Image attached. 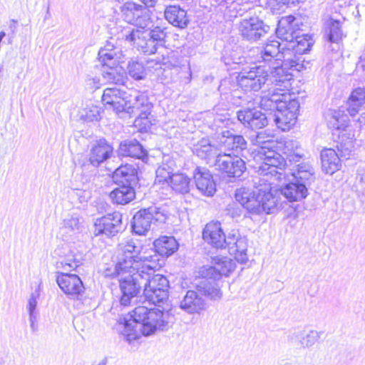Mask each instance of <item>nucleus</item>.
Returning <instances> with one entry per match:
<instances>
[{
	"mask_svg": "<svg viewBox=\"0 0 365 365\" xmlns=\"http://www.w3.org/2000/svg\"><path fill=\"white\" fill-rule=\"evenodd\" d=\"M274 145L275 144L270 145L269 146L267 145L266 148L259 149L258 153L259 155H260V158H262L263 161L269 160L270 158H272V157H274L275 155H280L273 150Z\"/></svg>",
	"mask_w": 365,
	"mask_h": 365,
	"instance_id": "nucleus-57",
	"label": "nucleus"
},
{
	"mask_svg": "<svg viewBox=\"0 0 365 365\" xmlns=\"http://www.w3.org/2000/svg\"><path fill=\"white\" fill-rule=\"evenodd\" d=\"M180 308L187 314H198L205 309V299L194 290H188L180 302Z\"/></svg>",
	"mask_w": 365,
	"mask_h": 365,
	"instance_id": "nucleus-24",
	"label": "nucleus"
},
{
	"mask_svg": "<svg viewBox=\"0 0 365 365\" xmlns=\"http://www.w3.org/2000/svg\"><path fill=\"white\" fill-rule=\"evenodd\" d=\"M360 64H361V66L365 69V58H361V61H360Z\"/></svg>",
	"mask_w": 365,
	"mask_h": 365,
	"instance_id": "nucleus-62",
	"label": "nucleus"
},
{
	"mask_svg": "<svg viewBox=\"0 0 365 365\" xmlns=\"http://www.w3.org/2000/svg\"><path fill=\"white\" fill-rule=\"evenodd\" d=\"M273 138V135L266 134L264 132L258 133L255 140V144L259 146L260 149L266 148L267 145L275 144Z\"/></svg>",
	"mask_w": 365,
	"mask_h": 365,
	"instance_id": "nucleus-55",
	"label": "nucleus"
},
{
	"mask_svg": "<svg viewBox=\"0 0 365 365\" xmlns=\"http://www.w3.org/2000/svg\"><path fill=\"white\" fill-rule=\"evenodd\" d=\"M108 45L98 51V59L102 63L101 75L107 83L123 85L126 80L124 68L119 66L121 53L113 49Z\"/></svg>",
	"mask_w": 365,
	"mask_h": 365,
	"instance_id": "nucleus-6",
	"label": "nucleus"
},
{
	"mask_svg": "<svg viewBox=\"0 0 365 365\" xmlns=\"http://www.w3.org/2000/svg\"><path fill=\"white\" fill-rule=\"evenodd\" d=\"M197 188L205 195L212 196L216 191V185L212 175L205 168H197L194 173Z\"/></svg>",
	"mask_w": 365,
	"mask_h": 365,
	"instance_id": "nucleus-23",
	"label": "nucleus"
},
{
	"mask_svg": "<svg viewBox=\"0 0 365 365\" xmlns=\"http://www.w3.org/2000/svg\"><path fill=\"white\" fill-rule=\"evenodd\" d=\"M160 255L156 252V250H150L148 251L143 252L141 250L138 259H135V265L134 269L138 271L144 270L145 272H154L155 269L160 267L159 263Z\"/></svg>",
	"mask_w": 365,
	"mask_h": 365,
	"instance_id": "nucleus-25",
	"label": "nucleus"
},
{
	"mask_svg": "<svg viewBox=\"0 0 365 365\" xmlns=\"http://www.w3.org/2000/svg\"><path fill=\"white\" fill-rule=\"evenodd\" d=\"M38 297L39 292L38 291H36L31 294L26 306V309L28 310L29 316L38 315V312L36 311V306Z\"/></svg>",
	"mask_w": 365,
	"mask_h": 365,
	"instance_id": "nucleus-56",
	"label": "nucleus"
},
{
	"mask_svg": "<svg viewBox=\"0 0 365 365\" xmlns=\"http://www.w3.org/2000/svg\"><path fill=\"white\" fill-rule=\"evenodd\" d=\"M342 159L338 152L334 149L326 148L322 150L321 152L322 170L327 174H334L340 169Z\"/></svg>",
	"mask_w": 365,
	"mask_h": 365,
	"instance_id": "nucleus-28",
	"label": "nucleus"
},
{
	"mask_svg": "<svg viewBox=\"0 0 365 365\" xmlns=\"http://www.w3.org/2000/svg\"><path fill=\"white\" fill-rule=\"evenodd\" d=\"M169 184L176 192L185 194L190 191V179L183 173L172 174Z\"/></svg>",
	"mask_w": 365,
	"mask_h": 365,
	"instance_id": "nucleus-41",
	"label": "nucleus"
},
{
	"mask_svg": "<svg viewBox=\"0 0 365 365\" xmlns=\"http://www.w3.org/2000/svg\"><path fill=\"white\" fill-rule=\"evenodd\" d=\"M125 40L132 42L138 51L148 55L155 53L159 46L156 41H153L149 37L148 33H143L138 29H133L128 34L125 35Z\"/></svg>",
	"mask_w": 365,
	"mask_h": 365,
	"instance_id": "nucleus-18",
	"label": "nucleus"
},
{
	"mask_svg": "<svg viewBox=\"0 0 365 365\" xmlns=\"http://www.w3.org/2000/svg\"><path fill=\"white\" fill-rule=\"evenodd\" d=\"M120 12L123 19L138 26L137 29L148 27L151 24L146 15L145 7L134 2L123 4L120 7Z\"/></svg>",
	"mask_w": 365,
	"mask_h": 365,
	"instance_id": "nucleus-15",
	"label": "nucleus"
},
{
	"mask_svg": "<svg viewBox=\"0 0 365 365\" xmlns=\"http://www.w3.org/2000/svg\"><path fill=\"white\" fill-rule=\"evenodd\" d=\"M135 196L133 187L130 185H124L114 189L110 193V197L114 203L125 205L131 202Z\"/></svg>",
	"mask_w": 365,
	"mask_h": 365,
	"instance_id": "nucleus-36",
	"label": "nucleus"
},
{
	"mask_svg": "<svg viewBox=\"0 0 365 365\" xmlns=\"http://www.w3.org/2000/svg\"><path fill=\"white\" fill-rule=\"evenodd\" d=\"M169 217L165 207L151 206L140 210L133 217L132 229L138 235H145L150 230L153 222L165 223Z\"/></svg>",
	"mask_w": 365,
	"mask_h": 365,
	"instance_id": "nucleus-9",
	"label": "nucleus"
},
{
	"mask_svg": "<svg viewBox=\"0 0 365 365\" xmlns=\"http://www.w3.org/2000/svg\"><path fill=\"white\" fill-rule=\"evenodd\" d=\"M153 272H143V295L147 301L157 304L168 299L170 284L166 277Z\"/></svg>",
	"mask_w": 365,
	"mask_h": 365,
	"instance_id": "nucleus-7",
	"label": "nucleus"
},
{
	"mask_svg": "<svg viewBox=\"0 0 365 365\" xmlns=\"http://www.w3.org/2000/svg\"><path fill=\"white\" fill-rule=\"evenodd\" d=\"M215 169L226 173L229 177L239 178L246 170L245 161L237 155L219 153L214 161Z\"/></svg>",
	"mask_w": 365,
	"mask_h": 365,
	"instance_id": "nucleus-13",
	"label": "nucleus"
},
{
	"mask_svg": "<svg viewBox=\"0 0 365 365\" xmlns=\"http://www.w3.org/2000/svg\"><path fill=\"white\" fill-rule=\"evenodd\" d=\"M113 178L119 183L131 185L137 180V171L132 165L120 166L115 170Z\"/></svg>",
	"mask_w": 365,
	"mask_h": 365,
	"instance_id": "nucleus-38",
	"label": "nucleus"
},
{
	"mask_svg": "<svg viewBox=\"0 0 365 365\" xmlns=\"http://www.w3.org/2000/svg\"><path fill=\"white\" fill-rule=\"evenodd\" d=\"M247 238L241 236L237 230H232L227 235L223 249H227L229 253L233 255L236 260L243 263L247 260Z\"/></svg>",
	"mask_w": 365,
	"mask_h": 365,
	"instance_id": "nucleus-17",
	"label": "nucleus"
},
{
	"mask_svg": "<svg viewBox=\"0 0 365 365\" xmlns=\"http://www.w3.org/2000/svg\"><path fill=\"white\" fill-rule=\"evenodd\" d=\"M56 282L61 289L71 297H76L84 292V287L77 274L58 273Z\"/></svg>",
	"mask_w": 365,
	"mask_h": 365,
	"instance_id": "nucleus-19",
	"label": "nucleus"
},
{
	"mask_svg": "<svg viewBox=\"0 0 365 365\" xmlns=\"http://www.w3.org/2000/svg\"><path fill=\"white\" fill-rule=\"evenodd\" d=\"M292 176L294 181L304 185L307 189L315 180L314 168L309 163L297 165V169L292 173Z\"/></svg>",
	"mask_w": 365,
	"mask_h": 365,
	"instance_id": "nucleus-33",
	"label": "nucleus"
},
{
	"mask_svg": "<svg viewBox=\"0 0 365 365\" xmlns=\"http://www.w3.org/2000/svg\"><path fill=\"white\" fill-rule=\"evenodd\" d=\"M141 250V246L133 240H126L119 244L118 259L115 270L120 274L127 270L132 271L130 269H134L135 259H138Z\"/></svg>",
	"mask_w": 365,
	"mask_h": 365,
	"instance_id": "nucleus-12",
	"label": "nucleus"
},
{
	"mask_svg": "<svg viewBox=\"0 0 365 365\" xmlns=\"http://www.w3.org/2000/svg\"><path fill=\"white\" fill-rule=\"evenodd\" d=\"M122 217L120 212H115L97 219L94 224V235L98 236L103 234L107 237L115 235L123 230Z\"/></svg>",
	"mask_w": 365,
	"mask_h": 365,
	"instance_id": "nucleus-16",
	"label": "nucleus"
},
{
	"mask_svg": "<svg viewBox=\"0 0 365 365\" xmlns=\"http://www.w3.org/2000/svg\"><path fill=\"white\" fill-rule=\"evenodd\" d=\"M193 153L199 158L206 160L208 163L214 164L219 153H222V151L212 145L208 138H202L194 145Z\"/></svg>",
	"mask_w": 365,
	"mask_h": 365,
	"instance_id": "nucleus-30",
	"label": "nucleus"
},
{
	"mask_svg": "<svg viewBox=\"0 0 365 365\" xmlns=\"http://www.w3.org/2000/svg\"><path fill=\"white\" fill-rule=\"evenodd\" d=\"M295 20L296 19L293 16L282 17L279 20L276 30L277 37L287 41V44L292 42L299 34L295 29L297 25L294 24Z\"/></svg>",
	"mask_w": 365,
	"mask_h": 365,
	"instance_id": "nucleus-29",
	"label": "nucleus"
},
{
	"mask_svg": "<svg viewBox=\"0 0 365 365\" xmlns=\"http://www.w3.org/2000/svg\"><path fill=\"white\" fill-rule=\"evenodd\" d=\"M202 237L205 242L216 248L223 249L226 242L227 235H225L219 222L207 223L202 232Z\"/></svg>",
	"mask_w": 365,
	"mask_h": 365,
	"instance_id": "nucleus-22",
	"label": "nucleus"
},
{
	"mask_svg": "<svg viewBox=\"0 0 365 365\" xmlns=\"http://www.w3.org/2000/svg\"><path fill=\"white\" fill-rule=\"evenodd\" d=\"M279 0H268L267 1V4H269V6H274V1H279Z\"/></svg>",
	"mask_w": 365,
	"mask_h": 365,
	"instance_id": "nucleus-61",
	"label": "nucleus"
},
{
	"mask_svg": "<svg viewBox=\"0 0 365 365\" xmlns=\"http://www.w3.org/2000/svg\"><path fill=\"white\" fill-rule=\"evenodd\" d=\"M326 33L329 41L331 43H338L342 38V31L341 24L339 21L331 19L327 22Z\"/></svg>",
	"mask_w": 365,
	"mask_h": 365,
	"instance_id": "nucleus-46",
	"label": "nucleus"
},
{
	"mask_svg": "<svg viewBox=\"0 0 365 365\" xmlns=\"http://www.w3.org/2000/svg\"><path fill=\"white\" fill-rule=\"evenodd\" d=\"M222 146L227 150L240 153L247 148V141L242 135H234L229 130L222 133V137L220 139Z\"/></svg>",
	"mask_w": 365,
	"mask_h": 365,
	"instance_id": "nucleus-32",
	"label": "nucleus"
},
{
	"mask_svg": "<svg viewBox=\"0 0 365 365\" xmlns=\"http://www.w3.org/2000/svg\"><path fill=\"white\" fill-rule=\"evenodd\" d=\"M280 193L290 202L298 201L307 197L308 191L303 185H300L293 180L282 188Z\"/></svg>",
	"mask_w": 365,
	"mask_h": 365,
	"instance_id": "nucleus-35",
	"label": "nucleus"
},
{
	"mask_svg": "<svg viewBox=\"0 0 365 365\" xmlns=\"http://www.w3.org/2000/svg\"><path fill=\"white\" fill-rule=\"evenodd\" d=\"M359 121L360 123H362V122H364V121L365 122V119L364 118V120H359Z\"/></svg>",
	"mask_w": 365,
	"mask_h": 365,
	"instance_id": "nucleus-63",
	"label": "nucleus"
},
{
	"mask_svg": "<svg viewBox=\"0 0 365 365\" xmlns=\"http://www.w3.org/2000/svg\"><path fill=\"white\" fill-rule=\"evenodd\" d=\"M328 125L330 128L336 130H344L346 126L347 117L340 111L330 110L327 113Z\"/></svg>",
	"mask_w": 365,
	"mask_h": 365,
	"instance_id": "nucleus-44",
	"label": "nucleus"
},
{
	"mask_svg": "<svg viewBox=\"0 0 365 365\" xmlns=\"http://www.w3.org/2000/svg\"><path fill=\"white\" fill-rule=\"evenodd\" d=\"M100 108L92 105L83 108L81 112V118L86 122L98 121L100 119Z\"/></svg>",
	"mask_w": 365,
	"mask_h": 365,
	"instance_id": "nucleus-52",
	"label": "nucleus"
},
{
	"mask_svg": "<svg viewBox=\"0 0 365 365\" xmlns=\"http://www.w3.org/2000/svg\"><path fill=\"white\" fill-rule=\"evenodd\" d=\"M128 74L134 80H143L146 76V70L143 63L132 61L127 66Z\"/></svg>",
	"mask_w": 365,
	"mask_h": 365,
	"instance_id": "nucleus-47",
	"label": "nucleus"
},
{
	"mask_svg": "<svg viewBox=\"0 0 365 365\" xmlns=\"http://www.w3.org/2000/svg\"><path fill=\"white\" fill-rule=\"evenodd\" d=\"M322 334L321 331L311 329L300 338L299 344L304 348H309L319 341Z\"/></svg>",
	"mask_w": 365,
	"mask_h": 365,
	"instance_id": "nucleus-51",
	"label": "nucleus"
},
{
	"mask_svg": "<svg viewBox=\"0 0 365 365\" xmlns=\"http://www.w3.org/2000/svg\"><path fill=\"white\" fill-rule=\"evenodd\" d=\"M118 152L122 156H130L138 159H143L147 155L146 150L135 139L121 143Z\"/></svg>",
	"mask_w": 365,
	"mask_h": 365,
	"instance_id": "nucleus-34",
	"label": "nucleus"
},
{
	"mask_svg": "<svg viewBox=\"0 0 365 365\" xmlns=\"http://www.w3.org/2000/svg\"><path fill=\"white\" fill-rule=\"evenodd\" d=\"M113 151V147L106 140L101 139L92 147L89 154V161L93 165L98 166L110 158Z\"/></svg>",
	"mask_w": 365,
	"mask_h": 365,
	"instance_id": "nucleus-27",
	"label": "nucleus"
},
{
	"mask_svg": "<svg viewBox=\"0 0 365 365\" xmlns=\"http://www.w3.org/2000/svg\"><path fill=\"white\" fill-rule=\"evenodd\" d=\"M211 279H202L197 285L198 290L212 300H219L222 297V292L215 280Z\"/></svg>",
	"mask_w": 365,
	"mask_h": 365,
	"instance_id": "nucleus-40",
	"label": "nucleus"
},
{
	"mask_svg": "<svg viewBox=\"0 0 365 365\" xmlns=\"http://www.w3.org/2000/svg\"><path fill=\"white\" fill-rule=\"evenodd\" d=\"M285 161L281 155H275L267 160L263 161L261 165L257 168V175L254 178L253 182L261 185L269 184L271 186L276 185L277 182L284 178L285 174L284 172V167Z\"/></svg>",
	"mask_w": 365,
	"mask_h": 365,
	"instance_id": "nucleus-10",
	"label": "nucleus"
},
{
	"mask_svg": "<svg viewBox=\"0 0 365 365\" xmlns=\"http://www.w3.org/2000/svg\"><path fill=\"white\" fill-rule=\"evenodd\" d=\"M143 4L145 7H153L156 4L158 0H138Z\"/></svg>",
	"mask_w": 365,
	"mask_h": 365,
	"instance_id": "nucleus-59",
	"label": "nucleus"
},
{
	"mask_svg": "<svg viewBox=\"0 0 365 365\" xmlns=\"http://www.w3.org/2000/svg\"><path fill=\"white\" fill-rule=\"evenodd\" d=\"M155 181L158 182H168L171 180L173 169L166 164H163L158 168L156 170Z\"/></svg>",
	"mask_w": 365,
	"mask_h": 365,
	"instance_id": "nucleus-53",
	"label": "nucleus"
},
{
	"mask_svg": "<svg viewBox=\"0 0 365 365\" xmlns=\"http://www.w3.org/2000/svg\"><path fill=\"white\" fill-rule=\"evenodd\" d=\"M281 47L279 41L272 40L267 42L262 48H253L250 52L259 53L257 57L258 62L272 63L282 61L284 66H288L293 71H300L304 68V58L301 54L296 52L295 49L289 44Z\"/></svg>",
	"mask_w": 365,
	"mask_h": 365,
	"instance_id": "nucleus-5",
	"label": "nucleus"
},
{
	"mask_svg": "<svg viewBox=\"0 0 365 365\" xmlns=\"http://www.w3.org/2000/svg\"><path fill=\"white\" fill-rule=\"evenodd\" d=\"M132 271L127 270L120 274L115 270L111 276L118 277L121 297L120 302L121 305L128 306L130 304L131 299L136 297L140 292L141 287H143V272L144 270L138 271L132 269ZM110 275V274H106Z\"/></svg>",
	"mask_w": 365,
	"mask_h": 365,
	"instance_id": "nucleus-8",
	"label": "nucleus"
},
{
	"mask_svg": "<svg viewBox=\"0 0 365 365\" xmlns=\"http://www.w3.org/2000/svg\"><path fill=\"white\" fill-rule=\"evenodd\" d=\"M239 29L242 36L249 41H257L267 32L263 22L256 17L243 19Z\"/></svg>",
	"mask_w": 365,
	"mask_h": 365,
	"instance_id": "nucleus-21",
	"label": "nucleus"
},
{
	"mask_svg": "<svg viewBox=\"0 0 365 365\" xmlns=\"http://www.w3.org/2000/svg\"><path fill=\"white\" fill-rule=\"evenodd\" d=\"M260 106L265 110H274L269 119H273L278 128L283 131L290 130L296 123L299 109V103L292 98L290 93H278L264 95Z\"/></svg>",
	"mask_w": 365,
	"mask_h": 365,
	"instance_id": "nucleus-3",
	"label": "nucleus"
},
{
	"mask_svg": "<svg viewBox=\"0 0 365 365\" xmlns=\"http://www.w3.org/2000/svg\"><path fill=\"white\" fill-rule=\"evenodd\" d=\"M37 319L38 315L29 316L30 327L32 332H36L38 330Z\"/></svg>",
	"mask_w": 365,
	"mask_h": 365,
	"instance_id": "nucleus-58",
	"label": "nucleus"
},
{
	"mask_svg": "<svg viewBox=\"0 0 365 365\" xmlns=\"http://www.w3.org/2000/svg\"><path fill=\"white\" fill-rule=\"evenodd\" d=\"M255 190L250 192L249 189L242 187L235 192L236 200L245 208L249 213L259 215L262 212H273L278 204L279 190L269 184L254 182Z\"/></svg>",
	"mask_w": 365,
	"mask_h": 365,
	"instance_id": "nucleus-4",
	"label": "nucleus"
},
{
	"mask_svg": "<svg viewBox=\"0 0 365 365\" xmlns=\"http://www.w3.org/2000/svg\"><path fill=\"white\" fill-rule=\"evenodd\" d=\"M107 364H108V359L106 357H105L98 362L92 363L91 365H107Z\"/></svg>",
	"mask_w": 365,
	"mask_h": 365,
	"instance_id": "nucleus-60",
	"label": "nucleus"
},
{
	"mask_svg": "<svg viewBox=\"0 0 365 365\" xmlns=\"http://www.w3.org/2000/svg\"><path fill=\"white\" fill-rule=\"evenodd\" d=\"M165 64H168V68L174 70L180 75V78L186 79L187 82L191 81L192 72L190 64L187 61L177 62L175 60L168 61Z\"/></svg>",
	"mask_w": 365,
	"mask_h": 365,
	"instance_id": "nucleus-42",
	"label": "nucleus"
},
{
	"mask_svg": "<svg viewBox=\"0 0 365 365\" xmlns=\"http://www.w3.org/2000/svg\"><path fill=\"white\" fill-rule=\"evenodd\" d=\"M238 120L252 130L261 129L268 124V117L257 109H245L237 113Z\"/></svg>",
	"mask_w": 365,
	"mask_h": 365,
	"instance_id": "nucleus-20",
	"label": "nucleus"
},
{
	"mask_svg": "<svg viewBox=\"0 0 365 365\" xmlns=\"http://www.w3.org/2000/svg\"><path fill=\"white\" fill-rule=\"evenodd\" d=\"M61 267L66 271H71L81 264L80 255L68 254L60 262Z\"/></svg>",
	"mask_w": 365,
	"mask_h": 365,
	"instance_id": "nucleus-50",
	"label": "nucleus"
},
{
	"mask_svg": "<svg viewBox=\"0 0 365 365\" xmlns=\"http://www.w3.org/2000/svg\"><path fill=\"white\" fill-rule=\"evenodd\" d=\"M276 64L274 66H269L267 68L269 70V79L272 81V83L276 86L267 94L273 93V92L278 93H289L291 87L290 80L292 78V74L290 72V68L288 66H284V64L279 63L278 61L273 62V64Z\"/></svg>",
	"mask_w": 365,
	"mask_h": 365,
	"instance_id": "nucleus-14",
	"label": "nucleus"
},
{
	"mask_svg": "<svg viewBox=\"0 0 365 365\" xmlns=\"http://www.w3.org/2000/svg\"><path fill=\"white\" fill-rule=\"evenodd\" d=\"M266 66H252L243 68L237 76L240 86L245 91H258L269 80Z\"/></svg>",
	"mask_w": 365,
	"mask_h": 365,
	"instance_id": "nucleus-11",
	"label": "nucleus"
},
{
	"mask_svg": "<svg viewBox=\"0 0 365 365\" xmlns=\"http://www.w3.org/2000/svg\"><path fill=\"white\" fill-rule=\"evenodd\" d=\"M284 153L290 162H298L302 157L299 142L293 139L285 140L284 143Z\"/></svg>",
	"mask_w": 365,
	"mask_h": 365,
	"instance_id": "nucleus-43",
	"label": "nucleus"
},
{
	"mask_svg": "<svg viewBox=\"0 0 365 365\" xmlns=\"http://www.w3.org/2000/svg\"><path fill=\"white\" fill-rule=\"evenodd\" d=\"M164 14L165 18L170 24L180 29L187 27L190 22L187 11L179 6H167Z\"/></svg>",
	"mask_w": 365,
	"mask_h": 365,
	"instance_id": "nucleus-31",
	"label": "nucleus"
},
{
	"mask_svg": "<svg viewBox=\"0 0 365 365\" xmlns=\"http://www.w3.org/2000/svg\"><path fill=\"white\" fill-rule=\"evenodd\" d=\"M102 101L116 113L124 111L137 115L135 126L143 125L145 128L151 124L153 104L145 93L138 91L128 93L117 88H108L103 91Z\"/></svg>",
	"mask_w": 365,
	"mask_h": 365,
	"instance_id": "nucleus-2",
	"label": "nucleus"
},
{
	"mask_svg": "<svg viewBox=\"0 0 365 365\" xmlns=\"http://www.w3.org/2000/svg\"><path fill=\"white\" fill-rule=\"evenodd\" d=\"M154 247L160 256L168 257L178 250V244L173 237L163 236L155 240Z\"/></svg>",
	"mask_w": 365,
	"mask_h": 365,
	"instance_id": "nucleus-37",
	"label": "nucleus"
},
{
	"mask_svg": "<svg viewBox=\"0 0 365 365\" xmlns=\"http://www.w3.org/2000/svg\"><path fill=\"white\" fill-rule=\"evenodd\" d=\"M347 104L349 113L354 116L359 108L365 104V88L359 87L354 89L348 99Z\"/></svg>",
	"mask_w": 365,
	"mask_h": 365,
	"instance_id": "nucleus-39",
	"label": "nucleus"
},
{
	"mask_svg": "<svg viewBox=\"0 0 365 365\" xmlns=\"http://www.w3.org/2000/svg\"><path fill=\"white\" fill-rule=\"evenodd\" d=\"M140 29L143 33H148L149 37H150L153 41H156L159 46L164 44L166 33L164 29H161L160 26H157L153 28L151 23L148 27L140 28Z\"/></svg>",
	"mask_w": 365,
	"mask_h": 365,
	"instance_id": "nucleus-48",
	"label": "nucleus"
},
{
	"mask_svg": "<svg viewBox=\"0 0 365 365\" xmlns=\"http://www.w3.org/2000/svg\"><path fill=\"white\" fill-rule=\"evenodd\" d=\"M172 319L168 312L138 306L132 311L129 319L124 318L123 322H120V331L125 339L131 342L142 335L150 336L158 330L167 329Z\"/></svg>",
	"mask_w": 365,
	"mask_h": 365,
	"instance_id": "nucleus-1",
	"label": "nucleus"
},
{
	"mask_svg": "<svg viewBox=\"0 0 365 365\" xmlns=\"http://www.w3.org/2000/svg\"><path fill=\"white\" fill-rule=\"evenodd\" d=\"M82 219L77 214L68 215L63 221V229L68 232H76L81 229L82 225Z\"/></svg>",
	"mask_w": 365,
	"mask_h": 365,
	"instance_id": "nucleus-49",
	"label": "nucleus"
},
{
	"mask_svg": "<svg viewBox=\"0 0 365 365\" xmlns=\"http://www.w3.org/2000/svg\"><path fill=\"white\" fill-rule=\"evenodd\" d=\"M353 148L354 141L352 139H348L346 141L341 139V142L337 145L338 153L340 155L341 158L344 159L349 158Z\"/></svg>",
	"mask_w": 365,
	"mask_h": 365,
	"instance_id": "nucleus-54",
	"label": "nucleus"
},
{
	"mask_svg": "<svg viewBox=\"0 0 365 365\" xmlns=\"http://www.w3.org/2000/svg\"><path fill=\"white\" fill-rule=\"evenodd\" d=\"M289 46L295 49L296 52L302 56L303 53L309 51L312 46L308 35H299L294 37V39L289 43Z\"/></svg>",
	"mask_w": 365,
	"mask_h": 365,
	"instance_id": "nucleus-45",
	"label": "nucleus"
},
{
	"mask_svg": "<svg viewBox=\"0 0 365 365\" xmlns=\"http://www.w3.org/2000/svg\"><path fill=\"white\" fill-rule=\"evenodd\" d=\"M235 267V260L227 257H217L215 259L214 266L205 269V277L216 279L222 275L227 276Z\"/></svg>",
	"mask_w": 365,
	"mask_h": 365,
	"instance_id": "nucleus-26",
	"label": "nucleus"
}]
</instances>
